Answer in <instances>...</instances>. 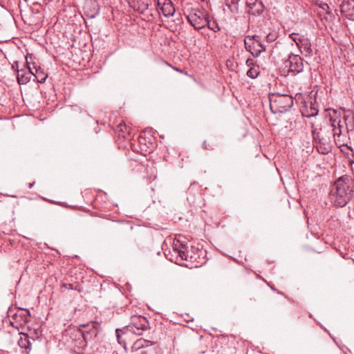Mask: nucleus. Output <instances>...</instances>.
<instances>
[{"instance_id": "obj_5", "label": "nucleus", "mask_w": 354, "mask_h": 354, "mask_svg": "<svg viewBox=\"0 0 354 354\" xmlns=\"http://www.w3.org/2000/svg\"><path fill=\"white\" fill-rule=\"evenodd\" d=\"M195 251H198V249L192 248L191 251H187L185 247L178 248L176 245L173 247V252L177 254V257H180L181 260L189 261L192 266L199 267L203 263L199 261L200 254L195 253Z\"/></svg>"}, {"instance_id": "obj_10", "label": "nucleus", "mask_w": 354, "mask_h": 354, "mask_svg": "<svg viewBox=\"0 0 354 354\" xmlns=\"http://www.w3.org/2000/svg\"><path fill=\"white\" fill-rule=\"evenodd\" d=\"M77 330H82L83 335L88 338L90 341L94 339L100 330V324L96 322H91L86 324L80 326Z\"/></svg>"}, {"instance_id": "obj_15", "label": "nucleus", "mask_w": 354, "mask_h": 354, "mask_svg": "<svg viewBox=\"0 0 354 354\" xmlns=\"http://www.w3.org/2000/svg\"><path fill=\"white\" fill-rule=\"evenodd\" d=\"M30 318V311L27 309L19 310L13 316V319L19 326H23L29 322Z\"/></svg>"}, {"instance_id": "obj_12", "label": "nucleus", "mask_w": 354, "mask_h": 354, "mask_svg": "<svg viewBox=\"0 0 354 354\" xmlns=\"http://www.w3.org/2000/svg\"><path fill=\"white\" fill-rule=\"evenodd\" d=\"M157 10L166 17H172L175 12V8L171 0H155Z\"/></svg>"}, {"instance_id": "obj_28", "label": "nucleus", "mask_w": 354, "mask_h": 354, "mask_svg": "<svg viewBox=\"0 0 354 354\" xmlns=\"http://www.w3.org/2000/svg\"><path fill=\"white\" fill-rule=\"evenodd\" d=\"M259 74V71H258V69H256L254 68H250L247 71V75L252 79H255L256 77H257Z\"/></svg>"}, {"instance_id": "obj_3", "label": "nucleus", "mask_w": 354, "mask_h": 354, "mask_svg": "<svg viewBox=\"0 0 354 354\" xmlns=\"http://www.w3.org/2000/svg\"><path fill=\"white\" fill-rule=\"evenodd\" d=\"M270 108L273 113H282L289 111L293 106L292 95L281 93L269 95Z\"/></svg>"}, {"instance_id": "obj_23", "label": "nucleus", "mask_w": 354, "mask_h": 354, "mask_svg": "<svg viewBox=\"0 0 354 354\" xmlns=\"http://www.w3.org/2000/svg\"><path fill=\"white\" fill-rule=\"evenodd\" d=\"M318 109H317L315 104L310 103V106L309 109L306 110V113H302L303 115L310 118L314 117L318 114Z\"/></svg>"}, {"instance_id": "obj_7", "label": "nucleus", "mask_w": 354, "mask_h": 354, "mask_svg": "<svg viewBox=\"0 0 354 354\" xmlns=\"http://www.w3.org/2000/svg\"><path fill=\"white\" fill-rule=\"evenodd\" d=\"M326 111L328 113L325 118H322L326 122V127L329 124L332 127L333 135L335 134V131L344 132V124L341 121L340 113L337 110L328 109Z\"/></svg>"}, {"instance_id": "obj_13", "label": "nucleus", "mask_w": 354, "mask_h": 354, "mask_svg": "<svg viewBox=\"0 0 354 354\" xmlns=\"http://www.w3.org/2000/svg\"><path fill=\"white\" fill-rule=\"evenodd\" d=\"M85 15L90 19L95 17L100 12V6L97 0H86L84 5Z\"/></svg>"}, {"instance_id": "obj_22", "label": "nucleus", "mask_w": 354, "mask_h": 354, "mask_svg": "<svg viewBox=\"0 0 354 354\" xmlns=\"http://www.w3.org/2000/svg\"><path fill=\"white\" fill-rule=\"evenodd\" d=\"M315 6H317L319 8V10H318L317 12L320 16L324 14L330 15L331 13L330 10V7L326 3L317 2L315 3Z\"/></svg>"}, {"instance_id": "obj_34", "label": "nucleus", "mask_w": 354, "mask_h": 354, "mask_svg": "<svg viewBox=\"0 0 354 354\" xmlns=\"http://www.w3.org/2000/svg\"><path fill=\"white\" fill-rule=\"evenodd\" d=\"M256 5H258V6L260 7V9H259V10H257V14H259H259H261V13L262 12V11H263V6H262V4H261V2L254 3L253 4V6H256Z\"/></svg>"}, {"instance_id": "obj_33", "label": "nucleus", "mask_w": 354, "mask_h": 354, "mask_svg": "<svg viewBox=\"0 0 354 354\" xmlns=\"http://www.w3.org/2000/svg\"><path fill=\"white\" fill-rule=\"evenodd\" d=\"M122 332V330L120 329H116L115 330V333H116V336H117V339H118V342L121 344H122V342H121V336H120V333Z\"/></svg>"}, {"instance_id": "obj_30", "label": "nucleus", "mask_w": 354, "mask_h": 354, "mask_svg": "<svg viewBox=\"0 0 354 354\" xmlns=\"http://www.w3.org/2000/svg\"><path fill=\"white\" fill-rule=\"evenodd\" d=\"M247 38L252 42V45L255 46V44H257L259 42L260 37L259 35H248L246 36Z\"/></svg>"}, {"instance_id": "obj_17", "label": "nucleus", "mask_w": 354, "mask_h": 354, "mask_svg": "<svg viewBox=\"0 0 354 354\" xmlns=\"http://www.w3.org/2000/svg\"><path fill=\"white\" fill-rule=\"evenodd\" d=\"M129 6L133 10L143 13L146 11L150 4V0H127Z\"/></svg>"}, {"instance_id": "obj_25", "label": "nucleus", "mask_w": 354, "mask_h": 354, "mask_svg": "<svg viewBox=\"0 0 354 354\" xmlns=\"http://www.w3.org/2000/svg\"><path fill=\"white\" fill-rule=\"evenodd\" d=\"M240 0H225V5L233 12L237 10V4Z\"/></svg>"}, {"instance_id": "obj_31", "label": "nucleus", "mask_w": 354, "mask_h": 354, "mask_svg": "<svg viewBox=\"0 0 354 354\" xmlns=\"http://www.w3.org/2000/svg\"><path fill=\"white\" fill-rule=\"evenodd\" d=\"M216 145H210L207 143L206 140H205L203 143V148L206 150H213Z\"/></svg>"}, {"instance_id": "obj_1", "label": "nucleus", "mask_w": 354, "mask_h": 354, "mask_svg": "<svg viewBox=\"0 0 354 354\" xmlns=\"http://www.w3.org/2000/svg\"><path fill=\"white\" fill-rule=\"evenodd\" d=\"M353 192L354 185L351 178L348 176L339 177L330 191L334 205L338 207L346 206L352 198Z\"/></svg>"}, {"instance_id": "obj_37", "label": "nucleus", "mask_w": 354, "mask_h": 354, "mask_svg": "<svg viewBox=\"0 0 354 354\" xmlns=\"http://www.w3.org/2000/svg\"><path fill=\"white\" fill-rule=\"evenodd\" d=\"M35 183H30L29 184V188H32L34 185Z\"/></svg>"}, {"instance_id": "obj_38", "label": "nucleus", "mask_w": 354, "mask_h": 354, "mask_svg": "<svg viewBox=\"0 0 354 354\" xmlns=\"http://www.w3.org/2000/svg\"><path fill=\"white\" fill-rule=\"evenodd\" d=\"M174 68L176 71L181 72V71H180V70L178 69V68H176V67H174Z\"/></svg>"}, {"instance_id": "obj_14", "label": "nucleus", "mask_w": 354, "mask_h": 354, "mask_svg": "<svg viewBox=\"0 0 354 354\" xmlns=\"http://www.w3.org/2000/svg\"><path fill=\"white\" fill-rule=\"evenodd\" d=\"M341 10L348 19L354 21V0H343Z\"/></svg>"}, {"instance_id": "obj_9", "label": "nucleus", "mask_w": 354, "mask_h": 354, "mask_svg": "<svg viewBox=\"0 0 354 354\" xmlns=\"http://www.w3.org/2000/svg\"><path fill=\"white\" fill-rule=\"evenodd\" d=\"M286 67H288V72L297 74L304 70L303 59L298 55L291 54L286 61Z\"/></svg>"}, {"instance_id": "obj_6", "label": "nucleus", "mask_w": 354, "mask_h": 354, "mask_svg": "<svg viewBox=\"0 0 354 354\" xmlns=\"http://www.w3.org/2000/svg\"><path fill=\"white\" fill-rule=\"evenodd\" d=\"M149 328V322L146 317L141 315H133L131 317L129 325L127 326L126 330L136 335H142V331Z\"/></svg>"}, {"instance_id": "obj_19", "label": "nucleus", "mask_w": 354, "mask_h": 354, "mask_svg": "<svg viewBox=\"0 0 354 354\" xmlns=\"http://www.w3.org/2000/svg\"><path fill=\"white\" fill-rule=\"evenodd\" d=\"M153 344L154 343L150 340L145 339L144 338H140L135 341L134 343L131 346V351L136 352L140 349L149 347L153 345Z\"/></svg>"}, {"instance_id": "obj_27", "label": "nucleus", "mask_w": 354, "mask_h": 354, "mask_svg": "<svg viewBox=\"0 0 354 354\" xmlns=\"http://www.w3.org/2000/svg\"><path fill=\"white\" fill-rule=\"evenodd\" d=\"M118 131L121 132V133H122L121 136L124 138L126 136V132L127 134L129 133V129L127 128V125L124 123H120L118 126Z\"/></svg>"}, {"instance_id": "obj_20", "label": "nucleus", "mask_w": 354, "mask_h": 354, "mask_svg": "<svg viewBox=\"0 0 354 354\" xmlns=\"http://www.w3.org/2000/svg\"><path fill=\"white\" fill-rule=\"evenodd\" d=\"M19 338L17 341L18 345L21 348L30 349L31 342H30V337L28 336V335L26 333H19Z\"/></svg>"}, {"instance_id": "obj_4", "label": "nucleus", "mask_w": 354, "mask_h": 354, "mask_svg": "<svg viewBox=\"0 0 354 354\" xmlns=\"http://www.w3.org/2000/svg\"><path fill=\"white\" fill-rule=\"evenodd\" d=\"M187 19L196 30H201L207 25L209 28L207 15L199 9L192 8L187 16Z\"/></svg>"}, {"instance_id": "obj_24", "label": "nucleus", "mask_w": 354, "mask_h": 354, "mask_svg": "<svg viewBox=\"0 0 354 354\" xmlns=\"http://www.w3.org/2000/svg\"><path fill=\"white\" fill-rule=\"evenodd\" d=\"M257 45L260 48L259 49H257L256 47L255 48L254 47L253 48H254V52H252V55L254 57H259L262 52L266 50V46L264 44H263L261 41L259 42H258L257 44Z\"/></svg>"}, {"instance_id": "obj_2", "label": "nucleus", "mask_w": 354, "mask_h": 354, "mask_svg": "<svg viewBox=\"0 0 354 354\" xmlns=\"http://www.w3.org/2000/svg\"><path fill=\"white\" fill-rule=\"evenodd\" d=\"M326 122L323 119H315L311 122V133L317 151L322 154L330 150V136L326 131Z\"/></svg>"}, {"instance_id": "obj_26", "label": "nucleus", "mask_w": 354, "mask_h": 354, "mask_svg": "<svg viewBox=\"0 0 354 354\" xmlns=\"http://www.w3.org/2000/svg\"><path fill=\"white\" fill-rule=\"evenodd\" d=\"M289 37L292 41L295 42L297 47H299V44H301L300 41H301V38H305L304 36H301L299 34L295 32L290 34Z\"/></svg>"}, {"instance_id": "obj_36", "label": "nucleus", "mask_w": 354, "mask_h": 354, "mask_svg": "<svg viewBox=\"0 0 354 354\" xmlns=\"http://www.w3.org/2000/svg\"><path fill=\"white\" fill-rule=\"evenodd\" d=\"M212 30H213L214 32H217L220 30L219 27L218 26V25L216 26V27L214 28H210Z\"/></svg>"}, {"instance_id": "obj_11", "label": "nucleus", "mask_w": 354, "mask_h": 354, "mask_svg": "<svg viewBox=\"0 0 354 354\" xmlns=\"http://www.w3.org/2000/svg\"><path fill=\"white\" fill-rule=\"evenodd\" d=\"M75 344V347H77L80 351H75L77 354H82V351L86 348L88 342H91L88 338L83 335V332L76 328L73 329L71 333Z\"/></svg>"}, {"instance_id": "obj_21", "label": "nucleus", "mask_w": 354, "mask_h": 354, "mask_svg": "<svg viewBox=\"0 0 354 354\" xmlns=\"http://www.w3.org/2000/svg\"><path fill=\"white\" fill-rule=\"evenodd\" d=\"M17 71V81L19 84H26L30 81L32 73L29 71L26 72L24 70H18Z\"/></svg>"}, {"instance_id": "obj_16", "label": "nucleus", "mask_w": 354, "mask_h": 354, "mask_svg": "<svg viewBox=\"0 0 354 354\" xmlns=\"http://www.w3.org/2000/svg\"><path fill=\"white\" fill-rule=\"evenodd\" d=\"M333 136L334 138L335 142L337 145V146H338V147L342 148L345 147L351 151H353V148L351 146L348 145L346 142L347 136L344 132L339 130L337 131V129H336L335 134H333Z\"/></svg>"}, {"instance_id": "obj_8", "label": "nucleus", "mask_w": 354, "mask_h": 354, "mask_svg": "<svg viewBox=\"0 0 354 354\" xmlns=\"http://www.w3.org/2000/svg\"><path fill=\"white\" fill-rule=\"evenodd\" d=\"M32 55H27L26 56V61L28 69H29L30 73H31L32 75L35 77L37 82H45L46 78L48 77V74L44 72V71L41 68V67L39 65L37 64L34 62H30V60H32Z\"/></svg>"}, {"instance_id": "obj_39", "label": "nucleus", "mask_w": 354, "mask_h": 354, "mask_svg": "<svg viewBox=\"0 0 354 354\" xmlns=\"http://www.w3.org/2000/svg\"><path fill=\"white\" fill-rule=\"evenodd\" d=\"M124 348L126 349V345H125V343H124Z\"/></svg>"}, {"instance_id": "obj_41", "label": "nucleus", "mask_w": 354, "mask_h": 354, "mask_svg": "<svg viewBox=\"0 0 354 354\" xmlns=\"http://www.w3.org/2000/svg\"><path fill=\"white\" fill-rule=\"evenodd\" d=\"M344 120H346V116H344Z\"/></svg>"}, {"instance_id": "obj_32", "label": "nucleus", "mask_w": 354, "mask_h": 354, "mask_svg": "<svg viewBox=\"0 0 354 354\" xmlns=\"http://www.w3.org/2000/svg\"><path fill=\"white\" fill-rule=\"evenodd\" d=\"M62 287L70 290H76V288H74L73 285L71 283H63Z\"/></svg>"}, {"instance_id": "obj_29", "label": "nucleus", "mask_w": 354, "mask_h": 354, "mask_svg": "<svg viewBox=\"0 0 354 354\" xmlns=\"http://www.w3.org/2000/svg\"><path fill=\"white\" fill-rule=\"evenodd\" d=\"M244 45H245V49L250 52L252 53V52H254V47L255 48V46L254 45H252V42L248 39V38H247L245 37V39H244Z\"/></svg>"}, {"instance_id": "obj_40", "label": "nucleus", "mask_w": 354, "mask_h": 354, "mask_svg": "<svg viewBox=\"0 0 354 354\" xmlns=\"http://www.w3.org/2000/svg\"><path fill=\"white\" fill-rule=\"evenodd\" d=\"M166 64H167V65H168V66H171V65H170L169 63H167V62H166Z\"/></svg>"}, {"instance_id": "obj_18", "label": "nucleus", "mask_w": 354, "mask_h": 354, "mask_svg": "<svg viewBox=\"0 0 354 354\" xmlns=\"http://www.w3.org/2000/svg\"><path fill=\"white\" fill-rule=\"evenodd\" d=\"M301 44H299V46L298 47L301 51V53L305 56V57H311L313 49L311 47V43L307 37L301 38V41H300Z\"/></svg>"}, {"instance_id": "obj_35", "label": "nucleus", "mask_w": 354, "mask_h": 354, "mask_svg": "<svg viewBox=\"0 0 354 354\" xmlns=\"http://www.w3.org/2000/svg\"><path fill=\"white\" fill-rule=\"evenodd\" d=\"M253 64V60L252 59H250L248 58L247 60H246V64L248 66H250Z\"/></svg>"}]
</instances>
